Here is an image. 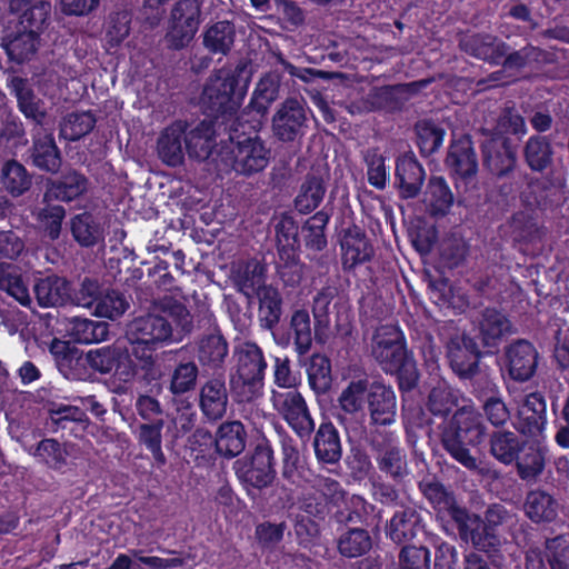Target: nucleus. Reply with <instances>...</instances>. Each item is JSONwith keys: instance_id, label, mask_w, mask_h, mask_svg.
<instances>
[{"instance_id": "ddd939ff", "label": "nucleus", "mask_w": 569, "mask_h": 569, "mask_svg": "<svg viewBox=\"0 0 569 569\" xmlns=\"http://www.w3.org/2000/svg\"><path fill=\"white\" fill-rule=\"evenodd\" d=\"M272 402L284 421L301 439H308L315 430V421L307 402L297 390L273 392Z\"/></svg>"}, {"instance_id": "f257e3e1", "label": "nucleus", "mask_w": 569, "mask_h": 569, "mask_svg": "<svg viewBox=\"0 0 569 569\" xmlns=\"http://www.w3.org/2000/svg\"><path fill=\"white\" fill-rule=\"evenodd\" d=\"M193 330V317L189 309L172 297L153 300L151 310L134 317L124 328L128 343L149 342L158 346L179 341Z\"/></svg>"}, {"instance_id": "6e6d98bb", "label": "nucleus", "mask_w": 569, "mask_h": 569, "mask_svg": "<svg viewBox=\"0 0 569 569\" xmlns=\"http://www.w3.org/2000/svg\"><path fill=\"white\" fill-rule=\"evenodd\" d=\"M1 181L12 197H20L30 190L32 174L17 160H9L2 167Z\"/></svg>"}, {"instance_id": "aec40b11", "label": "nucleus", "mask_w": 569, "mask_h": 569, "mask_svg": "<svg viewBox=\"0 0 569 569\" xmlns=\"http://www.w3.org/2000/svg\"><path fill=\"white\" fill-rule=\"evenodd\" d=\"M44 186L43 203L71 202L87 193L89 180L81 172L69 169L57 179H46Z\"/></svg>"}, {"instance_id": "c03bdc74", "label": "nucleus", "mask_w": 569, "mask_h": 569, "mask_svg": "<svg viewBox=\"0 0 569 569\" xmlns=\"http://www.w3.org/2000/svg\"><path fill=\"white\" fill-rule=\"evenodd\" d=\"M313 448L317 459L327 465L337 463L342 456L339 432L331 422L321 423L316 431Z\"/></svg>"}, {"instance_id": "69168bd1", "label": "nucleus", "mask_w": 569, "mask_h": 569, "mask_svg": "<svg viewBox=\"0 0 569 569\" xmlns=\"http://www.w3.org/2000/svg\"><path fill=\"white\" fill-rule=\"evenodd\" d=\"M290 329L293 332L297 352L300 356L306 355L312 346L311 321L307 310L299 309L292 313Z\"/></svg>"}, {"instance_id": "f3484780", "label": "nucleus", "mask_w": 569, "mask_h": 569, "mask_svg": "<svg viewBox=\"0 0 569 569\" xmlns=\"http://www.w3.org/2000/svg\"><path fill=\"white\" fill-rule=\"evenodd\" d=\"M299 227L295 219L289 214H282L276 224V238L278 253L284 262V268L280 270V276L286 283L295 284L301 279L299 271H293L290 278H286V269L297 267L296 250L299 248Z\"/></svg>"}, {"instance_id": "5fc2aeb1", "label": "nucleus", "mask_w": 569, "mask_h": 569, "mask_svg": "<svg viewBox=\"0 0 569 569\" xmlns=\"http://www.w3.org/2000/svg\"><path fill=\"white\" fill-rule=\"evenodd\" d=\"M281 77L276 72L266 73L257 83L250 108L266 114L270 104L279 98Z\"/></svg>"}, {"instance_id": "4c0bfd02", "label": "nucleus", "mask_w": 569, "mask_h": 569, "mask_svg": "<svg viewBox=\"0 0 569 569\" xmlns=\"http://www.w3.org/2000/svg\"><path fill=\"white\" fill-rule=\"evenodd\" d=\"M86 361L89 367L101 373L109 375L118 372L124 362H130V353L126 346L112 343L101 348L89 350L86 353Z\"/></svg>"}, {"instance_id": "37998d69", "label": "nucleus", "mask_w": 569, "mask_h": 569, "mask_svg": "<svg viewBox=\"0 0 569 569\" xmlns=\"http://www.w3.org/2000/svg\"><path fill=\"white\" fill-rule=\"evenodd\" d=\"M258 300V321L262 329L273 332L283 313V298L279 289L268 286L254 297Z\"/></svg>"}, {"instance_id": "0eeeda50", "label": "nucleus", "mask_w": 569, "mask_h": 569, "mask_svg": "<svg viewBox=\"0 0 569 569\" xmlns=\"http://www.w3.org/2000/svg\"><path fill=\"white\" fill-rule=\"evenodd\" d=\"M369 446L379 472L395 483H403L411 472L409 457L406 450L396 443L392 433L371 432Z\"/></svg>"}, {"instance_id": "412c9836", "label": "nucleus", "mask_w": 569, "mask_h": 569, "mask_svg": "<svg viewBox=\"0 0 569 569\" xmlns=\"http://www.w3.org/2000/svg\"><path fill=\"white\" fill-rule=\"evenodd\" d=\"M189 124L184 120H177L166 127L157 140L159 159L168 167H179L184 162L186 131Z\"/></svg>"}, {"instance_id": "09e8293b", "label": "nucleus", "mask_w": 569, "mask_h": 569, "mask_svg": "<svg viewBox=\"0 0 569 569\" xmlns=\"http://www.w3.org/2000/svg\"><path fill=\"white\" fill-rule=\"evenodd\" d=\"M326 192L327 187L323 178L315 172H309L299 188L295 199V208L300 213H309L320 206Z\"/></svg>"}, {"instance_id": "c85d7f7f", "label": "nucleus", "mask_w": 569, "mask_h": 569, "mask_svg": "<svg viewBox=\"0 0 569 569\" xmlns=\"http://www.w3.org/2000/svg\"><path fill=\"white\" fill-rule=\"evenodd\" d=\"M216 130L211 121L203 120L186 131V152L191 160L204 162L211 160L217 164Z\"/></svg>"}, {"instance_id": "e2e57ef3", "label": "nucleus", "mask_w": 569, "mask_h": 569, "mask_svg": "<svg viewBox=\"0 0 569 569\" xmlns=\"http://www.w3.org/2000/svg\"><path fill=\"white\" fill-rule=\"evenodd\" d=\"M369 388L367 379L351 381L338 398L339 408L351 416L361 412Z\"/></svg>"}, {"instance_id": "bb28decb", "label": "nucleus", "mask_w": 569, "mask_h": 569, "mask_svg": "<svg viewBox=\"0 0 569 569\" xmlns=\"http://www.w3.org/2000/svg\"><path fill=\"white\" fill-rule=\"evenodd\" d=\"M229 392L222 375L208 379L199 390V408L210 421L222 419L228 409Z\"/></svg>"}, {"instance_id": "e433bc0d", "label": "nucleus", "mask_w": 569, "mask_h": 569, "mask_svg": "<svg viewBox=\"0 0 569 569\" xmlns=\"http://www.w3.org/2000/svg\"><path fill=\"white\" fill-rule=\"evenodd\" d=\"M528 192L523 201L531 208H549L555 204L553 197L565 188V179L549 173L545 179L531 178L527 183Z\"/></svg>"}, {"instance_id": "bf43d9fd", "label": "nucleus", "mask_w": 569, "mask_h": 569, "mask_svg": "<svg viewBox=\"0 0 569 569\" xmlns=\"http://www.w3.org/2000/svg\"><path fill=\"white\" fill-rule=\"evenodd\" d=\"M307 372L309 386L317 395H325L330 390L332 376L329 358L320 353L312 355Z\"/></svg>"}, {"instance_id": "ea45409f", "label": "nucleus", "mask_w": 569, "mask_h": 569, "mask_svg": "<svg viewBox=\"0 0 569 569\" xmlns=\"http://www.w3.org/2000/svg\"><path fill=\"white\" fill-rule=\"evenodd\" d=\"M522 157L532 172L542 173L548 171L555 163V150L551 140L541 134L529 137L522 147Z\"/></svg>"}, {"instance_id": "dca6fc26", "label": "nucleus", "mask_w": 569, "mask_h": 569, "mask_svg": "<svg viewBox=\"0 0 569 569\" xmlns=\"http://www.w3.org/2000/svg\"><path fill=\"white\" fill-rule=\"evenodd\" d=\"M200 106L212 118L233 113L239 107V99L232 82H226L222 77L210 78L202 90Z\"/></svg>"}, {"instance_id": "6e6552de", "label": "nucleus", "mask_w": 569, "mask_h": 569, "mask_svg": "<svg viewBox=\"0 0 569 569\" xmlns=\"http://www.w3.org/2000/svg\"><path fill=\"white\" fill-rule=\"evenodd\" d=\"M6 89L16 98L17 107L26 119L36 127L46 128L49 124V112L46 103L33 89V79L28 78L21 70L9 67L3 71Z\"/></svg>"}, {"instance_id": "13d9d810", "label": "nucleus", "mask_w": 569, "mask_h": 569, "mask_svg": "<svg viewBox=\"0 0 569 569\" xmlns=\"http://www.w3.org/2000/svg\"><path fill=\"white\" fill-rule=\"evenodd\" d=\"M457 405L458 398L453 391L443 381H439L430 390L426 407L433 417L445 420Z\"/></svg>"}, {"instance_id": "052dcab7", "label": "nucleus", "mask_w": 569, "mask_h": 569, "mask_svg": "<svg viewBox=\"0 0 569 569\" xmlns=\"http://www.w3.org/2000/svg\"><path fill=\"white\" fill-rule=\"evenodd\" d=\"M521 451V442L512 431H495L490 436V452L499 461L511 463Z\"/></svg>"}, {"instance_id": "a211bd4d", "label": "nucleus", "mask_w": 569, "mask_h": 569, "mask_svg": "<svg viewBox=\"0 0 569 569\" xmlns=\"http://www.w3.org/2000/svg\"><path fill=\"white\" fill-rule=\"evenodd\" d=\"M506 367L513 381L525 382L533 377L539 353L526 339H517L505 348Z\"/></svg>"}, {"instance_id": "3c124183", "label": "nucleus", "mask_w": 569, "mask_h": 569, "mask_svg": "<svg viewBox=\"0 0 569 569\" xmlns=\"http://www.w3.org/2000/svg\"><path fill=\"white\" fill-rule=\"evenodd\" d=\"M97 118L92 111H72L60 122V137L68 141H78L96 127Z\"/></svg>"}, {"instance_id": "7ed1b4c3", "label": "nucleus", "mask_w": 569, "mask_h": 569, "mask_svg": "<svg viewBox=\"0 0 569 569\" xmlns=\"http://www.w3.org/2000/svg\"><path fill=\"white\" fill-rule=\"evenodd\" d=\"M271 159L272 149L260 136H247L231 129L229 142L220 143L213 160L236 176L251 178L263 172Z\"/></svg>"}, {"instance_id": "c756f323", "label": "nucleus", "mask_w": 569, "mask_h": 569, "mask_svg": "<svg viewBox=\"0 0 569 569\" xmlns=\"http://www.w3.org/2000/svg\"><path fill=\"white\" fill-rule=\"evenodd\" d=\"M423 531L421 515L415 507L400 505L387 523V536L397 545L412 541Z\"/></svg>"}, {"instance_id": "423d86ee", "label": "nucleus", "mask_w": 569, "mask_h": 569, "mask_svg": "<svg viewBox=\"0 0 569 569\" xmlns=\"http://www.w3.org/2000/svg\"><path fill=\"white\" fill-rule=\"evenodd\" d=\"M202 22L201 0H177L169 12L163 43L169 51L190 47Z\"/></svg>"}, {"instance_id": "473e14b6", "label": "nucleus", "mask_w": 569, "mask_h": 569, "mask_svg": "<svg viewBox=\"0 0 569 569\" xmlns=\"http://www.w3.org/2000/svg\"><path fill=\"white\" fill-rule=\"evenodd\" d=\"M9 61L22 64L30 61L40 47V37L19 27L4 34L0 42Z\"/></svg>"}, {"instance_id": "6ab92c4d", "label": "nucleus", "mask_w": 569, "mask_h": 569, "mask_svg": "<svg viewBox=\"0 0 569 569\" xmlns=\"http://www.w3.org/2000/svg\"><path fill=\"white\" fill-rule=\"evenodd\" d=\"M516 429L529 438H539L546 430L548 416L545 396L539 392L528 393L517 412Z\"/></svg>"}, {"instance_id": "603ef678", "label": "nucleus", "mask_w": 569, "mask_h": 569, "mask_svg": "<svg viewBox=\"0 0 569 569\" xmlns=\"http://www.w3.org/2000/svg\"><path fill=\"white\" fill-rule=\"evenodd\" d=\"M337 548L342 557L358 558L371 550L372 538L366 529L350 527L338 538Z\"/></svg>"}, {"instance_id": "79ce46f5", "label": "nucleus", "mask_w": 569, "mask_h": 569, "mask_svg": "<svg viewBox=\"0 0 569 569\" xmlns=\"http://www.w3.org/2000/svg\"><path fill=\"white\" fill-rule=\"evenodd\" d=\"M447 519H450L455 523L462 541L471 542L478 551L486 553L483 535L481 532V517L469 512L467 508L459 503L447 516Z\"/></svg>"}, {"instance_id": "9d476101", "label": "nucleus", "mask_w": 569, "mask_h": 569, "mask_svg": "<svg viewBox=\"0 0 569 569\" xmlns=\"http://www.w3.org/2000/svg\"><path fill=\"white\" fill-rule=\"evenodd\" d=\"M236 475L244 485L256 489L269 487L274 478L273 451L266 439L259 441L249 458L237 460Z\"/></svg>"}, {"instance_id": "7c9ffc66", "label": "nucleus", "mask_w": 569, "mask_h": 569, "mask_svg": "<svg viewBox=\"0 0 569 569\" xmlns=\"http://www.w3.org/2000/svg\"><path fill=\"white\" fill-rule=\"evenodd\" d=\"M197 358L203 368L219 370L223 368L229 353V345L218 327L201 335L197 342Z\"/></svg>"}, {"instance_id": "4468645a", "label": "nucleus", "mask_w": 569, "mask_h": 569, "mask_svg": "<svg viewBox=\"0 0 569 569\" xmlns=\"http://www.w3.org/2000/svg\"><path fill=\"white\" fill-rule=\"evenodd\" d=\"M472 323L477 338L488 352H493L505 338L517 333V328L509 317L492 307L482 309Z\"/></svg>"}, {"instance_id": "20e7f679", "label": "nucleus", "mask_w": 569, "mask_h": 569, "mask_svg": "<svg viewBox=\"0 0 569 569\" xmlns=\"http://www.w3.org/2000/svg\"><path fill=\"white\" fill-rule=\"evenodd\" d=\"M487 427L481 413L471 407L457 409L450 425L441 432V445L445 450L463 467L475 470L477 459L470 453L469 446L481 443L486 437Z\"/></svg>"}, {"instance_id": "774afa93", "label": "nucleus", "mask_w": 569, "mask_h": 569, "mask_svg": "<svg viewBox=\"0 0 569 569\" xmlns=\"http://www.w3.org/2000/svg\"><path fill=\"white\" fill-rule=\"evenodd\" d=\"M546 558L550 569H569V536L559 535L547 539Z\"/></svg>"}, {"instance_id": "b1692460", "label": "nucleus", "mask_w": 569, "mask_h": 569, "mask_svg": "<svg viewBox=\"0 0 569 569\" xmlns=\"http://www.w3.org/2000/svg\"><path fill=\"white\" fill-rule=\"evenodd\" d=\"M370 422L375 426H390L396 420L397 397L391 387L372 382L366 397Z\"/></svg>"}, {"instance_id": "680f3d73", "label": "nucleus", "mask_w": 569, "mask_h": 569, "mask_svg": "<svg viewBox=\"0 0 569 569\" xmlns=\"http://www.w3.org/2000/svg\"><path fill=\"white\" fill-rule=\"evenodd\" d=\"M417 143L420 152L428 157L437 152L442 144L445 130L437 126L432 120H419L415 124Z\"/></svg>"}, {"instance_id": "c9c22d12", "label": "nucleus", "mask_w": 569, "mask_h": 569, "mask_svg": "<svg viewBox=\"0 0 569 569\" xmlns=\"http://www.w3.org/2000/svg\"><path fill=\"white\" fill-rule=\"evenodd\" d=\"M247 439L248 432L241 421H224L214 435L216 451L224 458H234L246 449Z\"/></svg>"}, {"instance_id": "4be33fe9", "label": "nucleus", "mask_w": 569, "mask_h": 569, "mask_svg": "<svg viewBox=\"0 0 569 569\" xmlns=\"http://www.w3.org/2000/svg\"><path fill=\"white\" fill-rule=\"evenodd\" d=\"M395 179L400 199H415L420 194L426 172L412 152L397 159Z\"/></svg>"}, {"instance_id": "2eb2a0df", "label": "nucleus", "mask_w": 569, "mask_h": 569, "mask_svg": "<svg viewBox=\"0 0 569 569\" xmlns=\"http://www.w3.org/2000/svg\"><path fill=\"white\" fill-rule=\"evenodd\" d=\"M306 122L305 106L296 98H288L272 117V133L279 141L293 142L302 137Z\"/></svg>"}, {"instance_id": "cd10ccee", "label": "nucleus", "mask_w": 569, "mask_h": 569, "mask_svg": "<svg viewBox=\"0 0 569 569\" xmlns=\"http://www.w3.org/2000/svg\"><path fill=\"white\" fill-rule=\"evenodd\" d=\"M340 244L345 268H353L357 264L366 263L375 256L370 239L366 231L357 224L342 230Z\"/></svg>"}, {"instance_id": "39448f33", "label": "nucleus", "mask_w": 569, "mask_h": 569, "mask_svg": "<svg viewBox=\"0 0 569 569\" xmlns=\"http://www.w3.org/2000/svg\"><path fill=\"white\" fill-rule=\"evenodd\" d=\"M236 355V370L229 378L230 392L238 403H250L261 396L267 362L253 342H244Z\"/></svg>"}, {"instance_id": "1a4fd4ad", "label": "nucleus", "mask_w": 569, "mask_h": 569, "mask_svg": "<svg viewBox=\"0 0 569 569\" xmlns=\"http://www.w3.org/2000/svg\"><path fill=\"white\" fill-rule=\"evenodd\" d=\"M483 139L480 144L483 167L497 178H508L517 168V146L503 132L480 130Z\"/></svg>"}, {"instance_id": "58836bf2", "label": "nucleus", "mask_w": 569, "mask_h": 569, "mask_svg": "<svg viewBox=\"0 0 569 569\" xmlns=\"http://www.w3.org/2000/svg\"><path fill=\"white\" fill-rule=\"evenodd\" d=\"M446 164L452 172L465 179L477 173L478 160L470 137L463 136L451 143Z\"/></svg>"}, {"instance_id": "4d7b16f0", "label": "nucleus", "mask_w": 569, "mask_h": 569, "mask_svg": "<svg viewBox=\"0 0 569 569\" xmlns=\"http://www.w3.org/2000/svg\"><path fill=\"white\" fill-rule=\"evenodd\" d=\"M70 323V337L78 343H98L109 336V323L106 321L73 318Z\"/></svg>"}, {"instance_id": "72a5a7b5", "label": "nucleus", "mask_w": 569, "mask_h": 569, "mask_svg": "<svg viewBox=\"0 0 569 569\" xmlns=\"http://www.w3.org/2000/svg\"><path fill=\"white\" fill-rule=\"evenodd\" d=\"M510 518L505 506L495 503L487 508L483 519L481 518V532L486 547V555L493 557L495 560H502L501 539L498 533L500 526L506 523Z\"/></svg>"}, {"instance_id": "f704fd0d", "label": "nucleus", "mask_w": 569, "mask_h": 569, "mask_svg": "<svg viewBox=\"0 0 569 569\" xmlns=\"http://www.w3.org/2000/svg\"><path fill=\"white\" fill-rule=\"evenodd\" d=\"M37 302L42 308H58L71 299L70 282L56 274L40 278L33 286Z\"/></svg>"}, {"instance_id": "f8f14e48", "label": "nucleus", "mask_w": 569, "mask_h": 569, "mask_svg": "<svg viewBox=\"0 0 569 569\" xmlns=\"http://www.w3.org/2000/svg\"><path fill=\"white\" fill-rule=\"evenodd\" d=\"M432 79H422L410 83H397L373 88L365 100L369 111L400 112L411 97L431 83Z\"/></svg>"}, {"instance_id": "864d4df0", "label": "nucleus", "mask_w": 569, "mask_h": 569, "mask_svg": "<svg viewBox=\"0 0 569 569\" xmlns=\"http://www.w3.org/2000/svg\"><path fill=\"white\" fill-rule=\"evenodd\" d=\"M329 219L330 214L320 210L306 220L301 227V234L308 250L319 252L327 247L326 227Z\"/></svg>"}, {"instance_id": "a878e982", "label": "nucleus", "mask_w": 569, "mask_h": 569, "mask_svg": "<svg viewBox=\"0 0 569 569\" xmlns=\"http://www.w3.org/2000/svg\"><path fill=\"white\" fill-rule=\"evenodd\" d=\"M72 239L81 248H93L102 244L106 238L103 217L91 211L74 214L68 222Z\"/></svg>"}, {"instance_id": "8fccbe9b", "label": "nucleus", "mask_w": 569, "mask_h": 569, "mask_svg": "<svg viewBox=\"0 0 569 569\" xmlns=\"http://www.w3.org/2000/svg\"><path fill=\"white\" fill-rule=\"evenodd\" d=\"M425 202L427 212L431 217H445L449 212L453 203V196L442 177H431L429 179Z\"/></svg>"}, {"instance_id": "393cba45", "label": "nucleus", "mask_w": 569, "mask_h": 569, "mask_svg": "<svg viewBox=\"0 0 569 569\" xmlns=\"http://www.w3.org/2000/svg\"><path fill=\"white\" fill-rule=\"evenodd\" d=\"M459 48L467 54L488 62L490 64L500 63L506 56L509 46L490 33H472L461 37Z\"/></svg>"}, {"instance_id": "0e129e2a", "label": "nucleus", "mask_w": 569, "mask_h": 569, "mask_svg": "<svg viewBox=\"0 0 569 569\" xmlns=\"http://www.w3.org/2000/svg\"><path fill=\"white\" fill-rule=\"evenodd\" d=\"M129 308V300L123 293L114 289H107L101 291V296L96 305L94 315L114 320L121 317Z\"/></svg>"}, {"instance_id": "49530a36", "label": "nucleus", "mask_w": 569, "mask_h": 569, "mask_svg": "<svg viewBox=\"0 0 569 569\" xmlns=\"http://www.w3.org/2000/svg\"><path fill=\"white\" fill-rule=\"evenodd\" d=\"M558 501L547 491L531 490L523 502L526 516L535 523H549L558 517Z\"/></svg>"}, {"instance_id": "338daca9", "label": "nucleus", "mask_w": 569, "mask_h": 569, "mask_svg": "<svg viewBox=\"0 0 569 569\" xmlns=\"http://www.w3.org/2000/svg\"><path fill=\"white\" fill-rule=\"evenodd\" d=\"M430 551L425 546L406 543L398 553L396 569H430Z\"/></svg>"}, {"instance_id": "f03ea898", "label": "nucleus", "mask_w": 569, "mask_h": 569, "mask_svg": "<svg viewBox=\"0 0 569 569\" xmlns=\"http://www.w3.org/2000/svg\"><path fill=\"white\" fill-rule=\"evenodd\" d=\"M370 357L387 375L397 377L399 390L412 391L418 387L420 373L406 339L398 326L381 325L373 331L369 343Z\"/></svg>"}, {"instance_id": "a18cd8bd", "label": "nucleus", "mask_w": 569, "mask_h": 569, "mask_svg": "<svg viewBox=\"0 0 569 569\" xmlns=\"http://www.w3.org/2000/svg\"><path fill=\"white\" fill-rule=\"evenodd\" d=\"M30 159L37 168L49 173H57L62 164L61 151L51 133L34 138Z\"/></svg>"}, {"instance_id": "a19ab883", "label": "nucleus", "mask_w": 569, "mask_h": 569, "mask_svg": "<svg viewBox=\"0 0 569 569\" xmlns=\"http://www.w3.org/2000/svg\"><path fill=\"white\" fill-rule=\"evenodd\" d=\"M236 26L228 20L217 21L202 33V46L213 56H228L234 47Z\"/></svg>"}, {"instance_id": "9b49d317", "label": "nucleus", "mask_w": 569, "mask_h": 569, "mask_svg": "<svg viewBox=\"0 0 569 569\" xmlns=\"http://www.w3.org/2000/svg\"><path fill=\"white\" fill-rule=\"evenodd\" d=\"M447 358L452 371L463 380H471L480 372V350L476 338L466 332L452 336L446 343Z\"/></svg>"}, {"instance_id": "de8ad7c7", "label": "nucleus", "mask_w": 569, "mask_h": 569, "mask_svg": "<svg viewBox=\"0 0 569 569\" xmlns=\"http://www.w3.org/2000/svg\"><path fill=\"white\" fill-rule=\"evenodd\" d=\"M419 490L440 519L446 520L451 510L459 505L455 493L436 479L420 481Z\"/></svg>"}, {"instance_id": "5701e85b", "label": "nucleus", "mask_w": 569, "mask_h": 569, "mask_svg": "<svg viewBox=\"0 0 569 569\" xmlns=\"http://www.w3.org/2000/svg\"><path fill=\"white\" fill-rule=\"evenodd\" d=\"M9 12L18 16L17 27L40 37L49 24L51 3L46 0H10Z\"/></svg>"}, {"instance_id": "2f4dec72", "label": "nucleus", "mask_w": 569, "mask_h": 569, "mask_svg": "<svg viewBox=\"0 0 569 569\" xmlns=\"http://www.w3.org/2000/svg\"><path fill=\"white\" fill-rule=\"evenodd\" d=\"M233 286L241 292L250 303L260 291L268 288L267 269L263 263L257 259H250L232 272Z\"/></svg>"}]
</instances>
